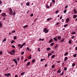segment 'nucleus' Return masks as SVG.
Here are the masks:
<instances>
[{
	"label": "nucleus",
	"mask_w": 77,
	"mask_h": 77,
	"mask_svg": "<svg viewBox=\"0 0 77 77\" xmlns=\"http://www.w3.org/2000/svg\"><path fill=\"white\" fill-rule=\"evenodd\" d=\"M32 62H33L34 63V62H35V59H33L32 60Z\"/></svg>",
	"instance_id": "nucleus-31"
},
{
	"label": "nucleus",
	"mask_w": 77,
	"mask_h": 77,
	"mask_svg": "<svg viewBox=\"0 0 77 77\" xmlns=\"http://www.w3.org/2000/svg\"><path fill=\"white\" fill-rule=\"evenodd\" d=\"M57 38L58 40H60V39H61V36H58Z\"/></svg>",
	"instance_id": "nucleus-7"
},
{
	"label": "nucleus",
	"mask_w": 77,
	"mask_h": 77,
	"mask_svg": "<svg viewBox=\"0 0 77 77\" xmlns=\"http://www.w3.org/2000/svg\"><path fill=\"white\" fill-rule=\"evenodd\" d=\"M74 14H76V13H77V11H76V10H75V9H74Z\"/></svg>",
	"instance_id": "nucleus-12"
},
{
	"label": "nucleus",
	"mask_w": 77,
	"mask_h": 77,
	"mask_svg": "<svg viewBox=\"0 0 77 77\" xmlns=\"http://www.w3.org/2000/svg\"><path fill=\"white\" fill-rule=\"evenodd\" d=\"M27 50H30V49L28 47L27 48Z\"/></svg>",
	"instance_id": "nucleus-55"
},
{
	"label": "nucleus",
	"mask_w": 77,
	"mask_h": 77,
	"mask_svg": "<svg viewBox=\"0 0 77 77\" xmlns=\"http://www.w3.org/2000/svg\"><path fill=\"white\" fill-rule=\"evenodd\" d=\"M66 10H67L66 9L63 12L64 14H65V13H66Z\"/></svg>",
	"instance_id": "nucleus-30"
},
{
	"label": "nucleus",
	"mask_w": 77,
	"mask_h": 77,
	"mask_svg": "<svg viewBox=\"0 0 77 77\" xmlns=\"http://www.w3.org/2000/svg\"><path fill=\"white\" fill-rule=\"evenodd\" d=\"M13 61L15 63H16V64H17L18 63L17 62V60L15 59H13ZM16 65H17V64H16Z\"/></svg>",
	"instance_id": "nucleus-5"
},
{
	"label": "nucleus",
	"mask_w": 77,
	"mask_h": 77,
	"mask_svg": "<svg viewBox=\"0 0 77 77\" xmlns=\"http://www.w3.org/2000/svg\"><path fill=\"white\" fill-rule=\"evenodd\" d=\"M67 58H68L67 57H65V59H64V61H66V60H67Z\"/></svg>",
	"instance_id": "nucleus-27"
},
{
	"label": "nucleus",
	"mask_w": 77,
	"mask_h": 77,
	"mask_svg": "<svg viewBox=\"0 0 77 77\" xmlns=\"http://www.w3.org/2000/svg\"><path fill=\"white\" fill-rule=\"evenodd\" d=\"M75 34V32H72L71 33V34H72V35H74V34Z\"/></svg>",
	"instance_id": "nucleus-41"
},
{
	"label": "nucleus",
	"mask_w": 77,
	"mask_h": 77,
	"mask_svg": "<svg viewBox=\"0 0 77 77\" xmlns=\"http://www.w3.org/2000/svg\"><path fill=\"white\" fill-rule=\"evenodd\" d=\"M30 63L29 62H28L26 64V65H27V66H29V65H30Z\"/></svg>",
	"instance_id": "nucleus-26"
},
{
	"label": "nucleus",
	"mask_w": 77,
	"mask_h": 77,
	"mask_svg": "<svg viewBox=\"0 0 77 77\" xmlns=\"http://www.w3.org/2000/svg\"><path fill=\"white\" fill-rule=\"evenodd\" d=\"M48 54L49 55V56H51V55H52V54L51 53H49Z\"/></svg>",
	"instance_id": "nucleus-48"
},
{
	"label": "nucleus",
	"mask_w": 77,
	"mask_h": 77,
	"mask_svg": "<svg viewBox=\"0 0 77 77\" xmlns=\"http://www.w3.org/2000/svg\"><path fill=\"white\" fill-rule=\"evenodd\" d=\"M57 72L59 74H60V73L61 72V71H60V69L59 70L57 71Z\"/></svg>",
	"instance_id": "nucleus-10"
},
{
	"label": "nucleus",
	"mask_w": 77,
	"mask_h": 77,
	"mask_svg": "<svg viewBox=\"0 0 77 77\" xmlns=\"http://www.w3.org/2000/svg\"><path fill=\"white\" fill-rule=\"evenodd\" d=\"M68 26V24H66L64 25V27H67Z\"/></svg>",
	"instance_id": "nucleus-33"
},
{
	"label": "nucleus",
	"mask_w": 77,
	"mask_h": 77,
	"mask_svg": "<svg viewBox=\"0 0 77 77\" xmlns=\"http://www.w3.org/2000/svg\"><path fill=\"white\" fill-rule=\"evenodd\" d=\"M14 39H17V36H15L14 37Z\"/></svg>",
	"instance_id": "nucleus-37"
},
{
	"label": "nucleus",
	"mask_w": 77,
	"mask_h": 77,
	"mask_svg": "<svg viewBox=\"0 0 77 77\" xmlns=\"http://www.w3.org/2000/svg\"><path fill=\"white\" fill-rule=\"evenodd\" d=\"M52 41H53V39H51L49 41V42L50 43H51Z\"/></svg>",
	"instance_id": "nucleus-20"
},
{
	"label": "nucleus",
	"mask_w": 77,
	"mask_h": 77,
	"mask_svg": "<svg viewBox=\"0 0 77 77\" xmlns=\"http://www.w3.org/2000/svg\"><path fill=\"white\" fill-rule=\"evenodd\" d=\"M15 77H18V75H15Z\"/></svg>",
	"instance_id": "nucleus-63"
},
{
	"label": "nucleus",
	"mask_w": 77,
	"mask_h": 77,
	"mask_svg": "<svg viewBox=\"0 0 77 77\" xmlns=\"http://www.w3.org/2000/svg\"><path fill=\"white\" fill-rule=\"evenodd\" d=\"M43 32H44L45 33H47L48 32V30H47V28H45L43 29Z\"/></svg>",
	"instance_id": "nucleus-2"
},
{
	"label": "nucleus",
	"mask_w": 77,
	"mask_h": 77,
	"mask_svg": "<svg viewBox=\"0 0 77 77\" xmlns=\"http://www.w3.org/2000/svg\"><path fill=\"white\" fill-rule=\"evenodd\" d=\"M68 6H66L65 7V9H66V8H68Z\"/></svg>",
	"instance_id": "nucleus-58"
},
{
	"label": "nucleus",
	"mask_w": 77,
	"mask_h": 77,
	"mask_svg": "<svg viewBox=\"0 0 77 77\" xmlns=\"http://www.w3.org/2000/svg\"><path fill=\"white\" fill-rule=\"evenodd\" d=\"M33 14H30L31 17H33Z\"/></svg>",
	"instance_id": "nucleus-47"
},
{
	"label": "nucleus",
	"mask_w": 77,
	"mask_h": 77,
	"mask_svg": "<svg viewBox=\"0 0 77 77\" xmlns=\"http://www.w3.org/2000/svg\"><path fill=\"white\" fill-rule=\"evenodd\" d=\"M23 46H24L23 44H22V45L21 44H19L18 45V47H20V48H22V47H23Z\"/></svg>",
	"instance_id": "nucleus-3"
},
{
	"label": "nucleus",
	"mask_w": 77,
	"mask_h": 77,
	"mask_svg": "<svg viewBox=\"0 0 77 77\" xmlns=\"http://www.w3.org/2000/svg\"><path fill=\"white\" fill-rule=\"evenodd\" d=\"M14 41L12 40V41H11V43L12 44V43H14Z\"/></svg>",
	"instance_id": "nucleus-52"
},
{
	"label": "nucleus",
	"mask_w": 77,
	"mask_h": 77,
	"mask_svg": "<svg viewBox=\"0 0 77 77\" xmlns=\"http://www.w3.org/2000/svg\"><path fill=\"white\" fill-rule=\"evenodd\" d=\"M25 73V72H22V73H21L20 75H24V74Z\"/></svg>",
	"instance_id": "nucleus-24"
},
{
	"label": "nucleus",
	"mask_w": 77,
	"mask_h": 77,
	"mask_svg": "<svg viewBox=\"0 0 77 77\" xmlns=\"http://www.w3.org/2000/svg\"><path fill=\"white\" fill-rule=\"evenodd\" d=\"M12 48H15V46L14 45H12Z\"/></svg>",
	"instance_id": "nucleus-43"
},
{
	"label": "nucleus",
	"mask_w": 77,
	"mask_h": 77,
	"mask_svg": "<svg viewBox=\"0 0 77 77\" xmlns=\"http://www.w3.org/2000/svg\"><path fill=\"white\" fill-rule=\"evenodd\" d=\"M69 44H71V41L70 40L69 41Z\"/></svg>",
	"instance_id": "nucleus-42"
},
{
	"label": "nucleus",
	"mask_w": 77,
	"mask_h": 77,
	"mask_svg": "<svg viewBox=\"0 0 77 77\" xmlns=\"http://www.w3.org/2000/svg\"><path fill=\"white\" fill-rule=\"evenodd\" d=\"M2 22H0V27H2Z\"/></svg>",
	"instance_id": "nucleus-22"
},
{
	"label": "nucleus",
	"mask_w": 77,
	"mask_h": 77,
	"mask_svg": "<svg viewBox=\"0 0 77 77\" xmlns=\"http://www.w3.org/2000/svg\"><path fill=\"white\" fill-rule=\"evenodd\" d=\"M58 12H59V11H56L55 14H57V13H58Z\"/></svg>",
	"instance_id": "nucleus-54"
},
{
	"label": "nucleus",
	"mask_w": 77,
	"mask_h": 77,
	"mask_svg": "<svg viewBox=\"0 0 77 77\" xmlns=\"http://www.w3.org/2000/svg\"><path fill=\"white\" fill-rule=\"evenodd\" d=\"M11 53H13L14 54H15V51L14 50H13L11 51Z\"/></svg>",
	"instance_id": "nucleus-18"
},
{
	"label": "nucleus",
	"mask_w": 77,
	"mask_h": 77,
	"mask_svg": "<svg viewBox=\"0 0 77 77\" xmlns=\"http://www.w3.org/2000/svg\"><path fill=\"white\" fill-rule=\"evenodd\" d=\"M75 38V36H73L71 37L72 38Z\"/></svg>",
	"instance_id": "nucleus-61"
},
{
	"label": "nucleus",
	"mask_w": 77,
	"mask_h": 77,
	"mask_svg": "<svg viewBox=\"0 0 77 77\" xmlns=\"http://www.w3.org/2000/svg\"><path fill=\"white\" fill-rule=\"evenodd\" d=\"M51 50V48H48L47 49V51H50Z\"/></svg>",
	"instance_id": "nucleus-13"
},
{
	"label": "nucleus",
	"mask_w": 77,
	"mask_h": 77,
	"mask_svg": "<svg viewBox=\"0 0 77 77\" xmlns=\"http://www.w3.org/2000/svg\"><path fill=\"white\" fill-rule=\"evenodd\" d=\"M11 53L12 55H13V54H14V53H12V52H11Z\"/></svg>",
	"instance_id": "nucleus-60"
},
{
	"label": "nucleus",
	"mask_w": 77,
	"mask_h": 77,
	"mask_svg": "<svg viewBox=\"0 0 77 77\" xmlns=\"http://www.w3.org/2000/svg\"><path fill=\"white\" fill-rule=\"evenodd\" d=\"M26 44V43H23V44H22L23 45H25Z\"/></svg>",
	"instance_id": "nucleus-59"
},
{
	"label": "nucleus",
	"mask_w": 77,
	"mask_h": 77,
	"mask_svg": "<svg viewBox=\"0 0 77 77\" xmlns=\"http://www.w3.org/2000/svg\"><path fill=\"white\" fill-rule=\"evenodd\" d=\"M75 63H73V64H72V66H75Z\"/></svg>",
	"instance_id": "nucleus-39"
},
{
	"label": "nucleus",
	"mask_w": 77,
	"mask_h": 77,
	"mask_svg": "<svg viewBox=\"0 0 77 77\" xmlns=\"http://www.w3.org/2000/svg\"><path fill=\"white\" fill-rule=\"evenodd\" d=\"M64 71H63V72L62 73H61V74H60V75H63V74H64Z\"/></svg>",
	"instance_id": "nucleus-34"
},
{
	"label": "nucleus",
	"mask_w": 77,
	"mask_h": 77,
	"mask_svg": "<svg viewBox=\"0 0 77 77\" xmlns=\"http://www.w3.org/2000/svg\"><path fill=\"white\" fill-rule=\"evenodd\" d=\"M77 55V54H75L73 55V57H76V56Z\"/></svg>",
	"instance_id": "nucleus-32"
},
{
	"label": "nucleus",
	"mask_w": 77,
	"mask_h": 77,
	"mask_svg": "<svg viewBox=\"0 0 77 77\" xmlns=\"http://www.w3.org/2000/svg\"><path fill=\"white\" fill-rule=\"evenodd\" d=\"M54 43H51L50 44V45L51 46H53V45H54Z\"/></svg>",
	"instance_id": "nucleus-28"
},
{
	"label": "nucleus",
	"mask_w": 77,
	"mask_h": 77,
	"mask_svg": "<svg viewBox=\"0 0 77 77\" xmlns=\"http://www.w3.org/2000/svg\"><path fill=\"white\" fill-rule=\"evenodd\" d=\"M1 15L2 17H6V13H4L1 14Z\"/></svg>",
	"instance_id": "nucleus-6"
},
{
	"label": "nucleus",
	"mask_w": 77,
	"mask_h": 77,
	"mask_svg": "<svg viewBox=\"0 0 77 77\" xmlns=\"http://www.w3.org/2000/svg\"><path fill=\"white\" fill-rule=\"evenodd\" d=\"M58 47V45H56L54 47V48H57V47Z\"/></svg>",
	"instance_id": "nucleus-19"
},
{
	"label": "nucleus",
	"mask_w": 77,
	"mask_h": 77,
	"mask_svg": "<svg viewBox=\"0 0 77 77\" xmlns=\"http://www.w3.org/2000/svg\"><path fill=\"white\" fill-rule=\"evenodd\" d=\"M6 41V38H5L2 41V42H5Z\"/></svg>",
	"instance_id": "nucleus-14"
},
{
	"label": "nucleus",
	"mask_w": 77,
	"mask_h": 77,
	"mask_svg": "<svg viewBox=\"0 0 77 77\" xmlns=\"http://www.w3.org/2000/svg\"><path fill=\"white\" fill-rule=\"evenodd\" d=\"M52 1V3H55V1L54 0H51Z\"/></svg>",
	"instance_id": "nucleus-49"
},
{
	"label": "nucleus",
	"mask_w": 77,
	"mask_h": 77,
	"mask_svg": "<svg viewBox=\"0 0 77 77\" xmlns=\"http://www.w3.org/2000/svg\"><path fill=\"white\" fill-rule=\"evenodd\" d=\"M28 27V25H25L24 26L23 28V29H26V27Z\"/></svg>",
	"instance_id": "nucleus-15"
},
{
	"label": "nucleus",
	"mask_w": 77,
	"mask_h": 77,
	"mask_svg": "<svg viewBox=\"0 0 77 77\" xmlns=\"http://www.w3.org/2000/svg\"><path fill=\"white\" fill-rule=\"evenodd\" d=\"M24 52H21V54L22 55H23V54H24Z\"/></svg>",
	"instance_id": "nucleus-45"
},
{
	"label": "nucleus",
	"mask_w": 77,
	"mask_h": 77,
	"mask_svg": "<svg viewBox=\"0 0 77 77\" xmlns=\"http://www.w3.org/2000/svg\"><path fill=\"white\" fill-rule=\"evenodd\" d=\"M45 60V58H44V59H41V62H42V61H43V60Z\"/></svg>",
	"instance_id": "nucleus-40"
},
{
	"label": "nucleus",
	"mask_w": 77,
	"mask_h": 77,
	"mask_svg": "<svg viewBox=\"0 0 77 77\" xmlns=\"http://www.w3.org/2000/svg\"><path fill=\"white\" fill-rule=\"evenodd\" d=\"M54 53V51H52L51 52V53Z\"/></svg>",
	"instance_id": "nucleus-56"
},
{
	"label": "nucleus",
	"mask_w": 77,
	"mask_h": 77,
	"mask_svg": "<svg viewBox=\"0 0 77 77\" xmlns=\"http://www.w3.org/2000/svg\"><path fill=\"white\" fill-rule=\"evenodd\" d=\"M68 54V52H66L64 54V56H66V55H67Z\"/></svg>",
	"instance_id": "nucleus-29"
},
{
	"label": "nucleus",
	"mask_w": 77,
	"mask_h": 77,
	"mask_svg": "<svg viewBox=\"0 0 77 77\" xmlns=\"http://www.w3.org/2000/svg\"><path fill=\"white\" fill-rule=\"evenodd\" d=\"M69 18H67L66 20V21L67 23H68L69 22Z\"/></svg>",
	"instance_id": "nucleus-8"
},
{
	"label": "nucleus",
	"mask_w": 77,
	"mask_h": 77,
	"mask_svg": "<svg viewBox=\"0 0 77 77\" xmlns=\"http://www.w3.org/2000/svg\"><path fill=\"white\" fill-rule=\"evenodd\" d=\"M75 50H77V47L75 48Z\"/></svg>",
	"instance_id": "nucleus-64"
},
{
	"label": "nucleus",
	"mask_w": 77,
	"mask_h": 77,
	"mask_svg": "<svg viewBox=\"0 0 77 77\" xmlns=\"http://www.w3.org/2000/svg\"><path fill=\"white\" fill-rule=\"evenodd\" d=\"M11 73H8L7 74H5V75L6 76H7V77H9V76H11Z\"/></svg>",
	"instance_id": "nucleus-4"
},
{
	"label": "nucleus",
	"mask_w": 77,
	"mask_h": 77,
	"mask_svg": "<svg viewBox=\"0 0 77 77\" xmlns=\"http://www.w3.org/2000/svg\"><path fill=\"white\" fill-rule=\"evenodd\" d=\"M55 55H53L52 56V57L51 58V59H54V57H55Z\"/></svg>",
	"instance_id": "nucleus-11"
},
{
	"label": "nucleus",
	"mask_w": 77,
	"mask_h": 77,
	"mask_svg": "<svg viewBox=\"0 0 77 77\" xmlns=\"http://www.w3.org/2000/svg\"><path fill=\"white\" fill-rule=\"evenodd\" d=\"M53 39L55 41H57V39L56 38V37L53 38Z\"/></svg>",
	"instance_id": "nucleus-17"
},
{
	"label": "nucleus",
	"mask_w": 77,
	"mask_h": 77,
	"mask_svg": "<svg viewBox=\"0 0 77 77\" xmlns=\"http://www.w3.org/2000/svg\"><path fill=\"white\" fill-rule=\"evenodd\" d=\"M2 2L0 0V5H2Z\"/></svg>",
	"instance_id": "nucleus-53"
},
{
	"label": "nucleus",
	"mask_w": 77,
	"mask_h": 77,
	"mask_svg": "<svg viewBox=\"0 0 77 77\" xmlns=\"http://www.w3.org/2000/svg\"><path fill=\"white\" fill-rule=\"evenodd\" d=\"M37 50L38 51H41L40 50V48H38L37 49Z\"/></svg>",
	"instance_id": "nucleus-36"
},
{
	"label": "nucleus",
	"mask_w": 77,
	"mask_h": 77,
	"mask_svg": "<svg viewBox=\"0 0 77 77\" xmlns=\"http://www.w3.org/2000/svg\"><path fill=\"white\" fill-rule=\"evenodd\" d=\"M26 5L27 6H29V5H30V3L29 2H27L26 3Z\"/></svg>",
	"instance_id": "nucleus-21"
},
{
	"label": "nucleus",
	"mask_w": 77,
	"mask_h": 77,
	"mask_svg": "<svg viewBox=\"0 0 77 77\" xmlns=\"http://www.w3.org/2000/svg\"><path fill=\"white\" fill-rule=\"evenodd\" d=\"M9 11L10 12V15H12L13 11L11 8H9Z\"/></svg>",
	"instance_id": "nucleus-1"
},
{
	"label": "nucleus",
	"mask_w": 77,
	"mask_h": 77,
	"mask_svg": "<svg viewBox=\"0 0 77 77\" xmlns=\"http://www.w3.org/2000/svg\"><path fill=\"white\" fill-rule=\"evenodd\" d=\"M17 59L18 60V61H19V60H20V58H17Z\"/></svg>",
	"instance_id": "nucleus-50"
},
{
	"label": "nucleus",
	"mask_w": 77,
	"mask_h": 77,
	"mask_svg": "<svg viewBox=\"0 0 77 77\" xmlns=\"http://www.w3.org/2000/svg\"><path fill=\"white\" fill-rule=\"evenodd\" d=\"M16 13H15V11H13V15H15V14H16Z\"/></svg>",
	"instance_id": "nucleus-23"
},
{
	"label": "nucleus",
	"mask_w": 77,
	"mask_h": 77,
	"mask_svg": "<svg viewBox=\"0 0 77 77\" xmlns=\"http://www.w3.org/2000/svg\"><path fill=\"white\" fill-rule=\"evenodd\" d=\"M54 67H55V65H53L52 66V68H54Z\"/></svg>",
	"instance_id": "nucleus-38"
},
{
	"label": "nucleus",
	"mask_w": 77,
	"mask_h": 77,
	"mask_svg": "<svg viewBox=\"0 0 77 77\" xmlns=\"http://www.w3.org/2000/svg\"><path fill=\"white\" fill-rule=\"evenodd\" d=\"M77 15H74L73 16V18H77Z\"/></svg>",
	"instance_id": "nucleus-9"
},
{
	"label": "nucleus",
	"mask_w": 77,
	"mask_h": 77,
	"mask_svg": "<svg viewBox=\"0 0 77 77\" xmlns=\"http://www.w3.org/2000/svg\"><path fill=\"white\" fill-rule=\"evenodd\" d=\"M52 18H48L47 19V21H50V20H51Z\"/></svg>",
	"instance_id": "nucleus-16"
},
{
	"label": "nucleus",
	"mask_w": 77,
	"mask_h": 77,
	"mask_svg": "<svg viewBox=\"0 0 77 77\" xmlns=\"http://www.w3.org/2000/svg\"><path fill=\"white\" fill-rule=\"evenodd\" d=\"M64 69L65 71H66V70L67 69V68H66V67H64Z\"/></svg>",
	"instance_id": "nucleus-35"
},
{
	"label": "nucleus",
	"mask_w": 77,
	"mask_h": 77,
	"mask_svg": "<svg viewBox=\"0 0 77 77\" xmlns=\"http://www.w3.org/2000/svg\"><path fill=\"white\" fill-rule=\"evenodd\" d=\"M15 30H13L12 32V33H15Z\"/></svg>",
	"instance_id": "nucleus-46"
},
{
	"label": "nucleus",
	"mask_w": 77,
	"mask_h": 77,
	"mask_svg": "<svg viewBox=\"0 0 77 77\" xmlns=\"http://www.w3.org/2000/svg\"><path fill=\"white\" fill-rule=\"evenodd\" d=\"M64 40H65V39L63 38H62V39L61 41V42H63V41Z\"/></svg>",
	"instance_id": "nucleus-25"
},
{
	"label": "nucleus",
	"mask_w": 77,
	"mask_h": 77,
	"mask_svg": "<svg viewBox=\"0 0 77 77\" xmlns=\"http://www.w3.org/2000/svg\"><path fill=\"white\" fill-rule=\"evenodd\" d=\"M64 21V20H63V19H62V22H63Z\"/></svg>",
	"instance_id": "nucleus-62"
},
{
	"label": "nucleus",
	"mask_w": 77,
	"mask_h": 77,
	"mask_svg": "<svg viewBox=\"0 0 77 77\" xmlns=\"http://www.w3.org/2000/svg\"><path fill=\"white\" fill-rule=\"evenodd\" d=\"M2 53H3V52H2V51H1L0 52V54L2 55Z\"/></svg>",
	"instance_id": "nucleus-44"
},
{
	"label": "nucleus",
	"mask_w": 77,
	"mask_h": 77,
	"mask_svg": "<svg viewBox=\"0 0 77 77\" xmlns=\"http://www.w3.org/2000/svg\"><path fill=\"white\" fill-rule=\"evenodd\" d=\"M48 6V4H47L45 5V7L47 8Z\"/></svg>",
	"instance_id": "nucleus-57"
},
{
	"label": "nucleus",
	"mask_w": 77,
	"mask_h": 77,
	"mask_svg": "<svg viewBox=\"0 0 77 77\" xmlns=\"http://www.w3.org/2000/svg\"><path fill=\"white\" fill-rule=\"evenodd\" d=\"M62 16H60V20H61V19H62Z\"/></svg>",
	"instance_id": "nucleus-51"
}]
</instances>
